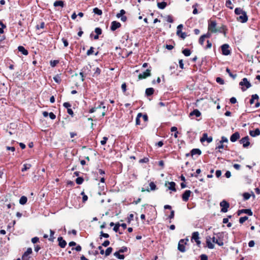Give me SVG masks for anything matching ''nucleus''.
I'll list each match as a JSON object with an SVG mask.
<instances>
[{
    "instance_id": "obj_11",
    "label": "nucleus",
    "mask_w": 260,
    "mask_h": 260,
    "mask_svg": "<svg viewBox=\"0 0 260 260\" xmlns=\"http://www.w3.org/2000/svg\"><path fill=\"white\" fill-rule=\"evenodd\" d=\"M191 192V191L189 190H185L182 196L183 201L187 202L188 200Z\"/></svg>"
},
{
    "instance_id": "obj_32",
    "label": "nucleus",
    "mask_w": 260,
    "mask_h": 260,
    "mask_svg": "<svg viewBox=\"0 0 260 260\" xmlns=\"http://www.w3.org/2000/svg\"><path fill=\"white\" fill-rule=\"evenodd\" d=\"M31 165L30 164H24L23 167L21 171H22V172L26 171L27 170L31 168Z\"/></svg>"
},
{
    "instance_id": "obj_22",
    "label": "nucleus",
    "mask_w": 260,
    "mask_h": 260,
    "mask_svg": "<svg viewBox=\"0 0 260 260\" xmlns=\"http://www.w3.org/2000/svg\"><path fill=\"white\" fill-rule=\"evenodd\" d=\"M191 155L192 156L194 155H200L201 154V151L199 149H193L191 152Z\"/></svg>"
},
{
    "instance_id": "obj_46",
    "label": "nucleus",
    "mask_w": 260,
    "mask_h": 260,
    "mask_svg": "<svg viewBox=\"0 0 260 260\" xmlns=\"http://www.w3.org/2000/svg\"><path fill=\"white\" fill-rule=\"evenodd\" d=\"M94 31L96 34V35H101L102 34V29L101 28H100V27L95 28V29L94 30Z\"/></svg>"
},
{
    "instance_id": "obj_21",
    "label": "nucleus",
    "mask_w": 260,
    "mask_h": 260,
    "mask_svg": "<svg viewBox=\"0 0 260 260\" xmlns=\"http://www.w3.org/2000/svg\"><path fill=\"white\" fill-rule=\"evenodd\" d=\"M53 6L55 7H60L63 8L64 6V2L62 1H56L54 3Z\"/></svg>"
},
{
    "instance_id": "obj_41",
    "label": "nucleus",
    "mask_w": 260,
    "mask_h": 260,
    "mask_svg": "<svg viewBox=\"0 0 260 260\" xmlns=\"http://www.w3.org/2000/svg\"><path fill=\"white\" fill-rule=\"evenodd\" d=\"M59 61L57 60H51L50 61V66L52 67H54L56 66L57 63H58Z\"/></svg>"
},
{
    "instance_id": "obj_49",
    "label": "nucleus",
    "mask_w": 260,
    "mask_h": 260,
    "mask_svg": "<svg viewBox=\"0 0 260 260\" xmlns=\"http://www.w3.org/2000/svg\"><path fill=\"white\" fill-rule=\"evenodd\" d=\"M50 238L49 239V240L50 241H53V239H54V237H53V235L54 234V232L53 231L50 230Z\"/></svg>"
},
{
    "instance_id": "obj_23",
    "label": "nucleus",
    "mask_w": 260,
    "mask_h": 260,
    "mask_svg": "<svg viewBox=\"0 0 260 260\" xmlns=\"http://www.w3.org/2000/svg\"><path fill=\"white\" fill-rule=\"evenodd\" d=\"M222 54L225 55H228V44H225L221 46Z\"/></svg>"
},
{
    "instance_id": "obj_45",
    "label": "nucleus",
    "mask_w": 260,
    "mask_h": 260,
    "mask_svg": "<svg viewBox=\"0 0 260 260\" xmlns=\"http://www.w3.org/2000/svg\"><path fill=\"white\" fill-rule=\"evenodd\" d=\"M183 26L182 24L178 25V26L177 27L176 34H178L181 32V31H182V28H183Z\"/></svg>"
},
{
    "instance_id": "obj_4",
    "label": "nucleus",
    "mask_w": 260,
    "mask_h": 260,
    "mask_svg": "<svg viewBox=\"0 0 260 260\" xmlns=\"http://www.w3.org/2000/svg\"><path fill=\"white\" fill-rule=\"evenodd\" d=\"M191 241L192 242H193V241L196 242L198 246H200L201 242L200 240L199 233L198 232H194L192 234Z\"/></svg>"
},
{
    "instance_id": "obj_29",
    "label": "nucleus",
    "mask_w": 260,
    "mask_h": 260,
    "mask_svg": "<svg viewBox=\"0 0 260 260\" xmlns=\"http://www.w3.org/2000/svg\"><path fill=\"white\" fill-rule=\"evenodd\" d=\"M120 252L117 251L114 253V256L120 259H123L124 258V255L123 254H120Z\"/></svg>"
},
{
    "instance_id": "obj_13",
    "label": "nucleus",
    "mask_w": 260,
    "mask_h": 260,
    "mask_svg": "<svg viewBox=\"0 0 260 260\" xmlns=\"http://www.w3.org/2000/svg\"><path fill=\"white\" fill-rule=\"evenodd\" d=\"M220 206L222 207L221 211L222 212H226L228 211V203L223 200L220 203Z\"/></svg>"
},
{
    "instance_id": "obj_47",
    "label": "nucleus",
    "mask_w": 260,
    "mask_h": 260,
    "mask_svg": "<svg viewBox=\"0 0 260 260\" xmlns=\"http://www.w3.org/2000/svg\"><path fill=\"white\" fill-rule=\"evenodd\" d=\"M94 48L93 47H90V49L87 51L86 54L87 55H90L93 53Z\"/></svg>"
},
{
    "instance_id": "obj_56",
    "label": "nucleus",
    "mask_w": 260,
    "mask_h": 260,
    "mask_svg": "<svg viewBox=\"0 0 260 260\" xmlns=\"http://www.w3.org/2000/svg\"><path fill=\"white\" fill-rule=\"evenodd\" d=\"M167 20L168 22L170 23H172L173 22V18L171 16L168 15L167 18Z\"/></svg>"
},
{
    "instance_id": "obj_33",
    "label": "nucleus",
    "mask_w": 260,
    "mask_h": 260,
    "mask_svg": "<svg viewBox=\"0 0 260 260\" xmlns=\"http://www.w3.org/2000/svg\"><path fill=\"white\" fill-rule=\"evenodd\" d=\"M93 13L95 14L98 15H101L102 14V11L98 8H95L93 10Z\"/></svg>"
},
{
    "instance_id": "obj_48",
    "label": "nucleus",
    "mask_w": 260,
    "mask_h": 260,
    "mask_svg": "<svg viewBox=\"0 0 260 260\" xmlns=\"http://www.w3.org/2000/svg\"><path fill=\"white\" fill-rule=\"evenodd\" d=\"M205 38L202 35L199 39V42L201 45H203Z\"/></svg>"
},
{
    "instance_id": "obj_2",
    "label": "nucleus",
    "mask_w": 260,
    "mask_h": 260,
    "mask_svg": "<svg viewBox=\"0 0 260 260\" xmlns=\"http://www.w3.org/2000/svg\"><path fill=\"white\" fill-rule=\"evenodd\" d=\"M235 14L238 16L237 20L241 22L245 23L248 20V16L245 11H243L240 8H237L235 10Z\"/></svg>"
},
{
    "instance_id": "obj_9",
    "label": "nucleus",
    "mask_w": 260,
    "mask_h": 260,
    "mask_svg": "<svg viewBox=\"0 0 260 260\" xmlns=\"http://www.w3.org/2000/svg\"><path fill=\"white\" fill-rule=\"evenodd\" d=\"M151 70L150 69H147L145 72H143L141 74H140L138 78L139 80H141L143 79H145L147 77H149L151 75Z\"/></svg>"
},
{
    "instance_id": "obj_63",
    "label": "nucleus",
    "mask_w": 260,
    "mask_h": 260,
    "mask_svg": "<svg viewBox=\"0 0 260 260\" xmlns=\"http://www.w3.org/2000/svg\"><path fill=\"white\" fill-rule=\"evenodd\" d=\"M49 116L51 119H54L56 118L55 115L52 112L49 113Z\"/></svg>"
},
{
    "instance_id": "obj_39",
    "label": "nucleus",
    "mask_w": 260,
    "mask_h": 260,
    "mask_svg": "<svg viewBox=\"0 0 260 260\" xmlns=\"http://www.w3.org/2000/svg\"><path fill=\"white\" fill-rule=\"evenodd\" d=\"M250 194L248 192H245L243 194V197L244 200H248L250 198Z\"/></svg>"
},
{
    "instance_id": "obj_43",
    "label": "nucleus",
    "mask_w": 260,
    "mask_h": 260,
    "mask_svg": "<svg viewBox=\"0 0 260 260\" xmlns=\"http://www.w3.org/2000/svg\"><path fill=\"white\" fill-rule=\"evenodd\" d=\"M94 76H98L101 73V69L97 67L94 70Z\"/></svg>"
},
{
    "instance_id": "obj_14",
    "label": "nucleus",
    "mask_w": 260,
    "mask_h": 260,
    "mask_svg": "<svg viewBox=\"0 0 260 260\" xmlns=\"http://www.w3.org/2000/svg\"><path fill=\"white\" fill-rule=\"evenodd\" d=\"M242 213L248 214L249 216L252 215V212L251 209H241L239 210L238 212V214L239 215Z\"/></svg>"
},
{
    "instance_id": "obj_5",
    "label": "nucleus",
    "mask_w": 260,
    "mask_h": 260,
    "mask_svg": "<svg viewBox=\"0 0 260 260\" xmlns=\"http://www.w3.org/2000/svg\"><path fill=\"white\" fill-rule=\"evenodd\" d=\"M256 101V102L255 104V108H258L260 106V103L258 102V96L257 94H253L251 96V98L249 101V103L250 105H253L255 103V101Z\"/></svg>"
},
{
    "instance_id": "obj_55",
    "label": "nucleus",
    "mask_w": 260,
    "mask_h": 260,
    "mask_svg": "<svg viewBox=\"0 0 260 260\" xmlns=\"http://www.w3.org/2000/svg\"><path fill=\"white\" fill-rule=\"evenodd\" d=\"M39 238L37 237H34L31 239V242L35 244V243H37L38 242H39Z\"/></svg>"
},
{
    "instance_id": "obj_62",
    "label": "nucleus",
    "mask_w": 260,
    "mask_h": 260,
    "mask_svg": "<svg viewBox=\"0 0 260 260\" xmlns=\"http://www.w3.org/2000/svg\"><path fill=\"white\" fill-rule=\"evenodd\" d=\"M63 106L65 108H67V109H68V108H70V107H71V105L69 103L65 102L63 103Z\"/></svg>"
},
{
    "instance_id": "obj_35",
    "label": "nucleus",
    "mask_w": 260,
    "mask_h": 260,
    "mask_svg": "<svg viewBox=\"0 0 260 260\" xmlns=\"http://www.w3.org/2000/svg\"><path fill=\"white\" fill-rule=\"evenodd\" d=\"M182 53L183 54L186 56H188L190 55L191 52L189 49H185L183 50Z\"/></svg>"
},
{
    "instance_id": "obj_16",
    "label": "nucleus",
    "mask_w": 260,
    "mask_h": 260,
    "mask_svg": "<svg viewBox=\"0 0 260 260\" xmlns=\"http://www.w3.org/2000/svg\"><path fill=\"white\" fill-rule=\"evenodd\" d=\"M58 245L61 248H64L67 245L66 241L63 239L62 237H59L57 239Z\"/></svg>"
},
{
    "instance_id": "obj_26",
    "label": "nucleus",
    "mask_w": 260,
    "mask_h": 260,
    "mask_svg": "<svg viewBox=\"0 0 260 260\" xmlns=\"http://www.w3.org/2000/svg\"><path fill=\"white\" fill-rule=\"evenodd\" d=\"M169 186H168V188L170 189V190H173V191H175L176 190V188H175V185H176V184L174 182H170L169 183Z\"/></svg>"
},
{
    "instance_id": "obj_3",
    "label": "nucleus",
    "mask_w": 260,
    "mask_h": 260,
    "mask_svg": "<svg viewBox=\"0 0 260 260\" xmlns=\"http://www.w3.org/2000/svg\"><path fill=\"white\" fill-rule=\"evenodd\" d=\"M228 142V139L225 137H222L221 138V140H220L217 144V146L216 149H218L219 152H222V150H226V146H224L223 144L224 142Z\"/></svg>"
},
{
    "instance_id": "obj_8",
    "label": "nucleus",
    "mask_w": 260,
    "mask_h": 260,
    "mask_svg": "<svg viewBox=\"0 0 260 260\" xmlns=\"http://www.w3.org/2000/svg\"><path fill=\"white\" fill-rule=\"evenodd\" d=\"M239 142L245 148L247 147L250 145L249 138L248 136H246L242 138Z\"/></svg>"
},
{
    "instance_id": "obj_38",
    "label": "nucleus",
    "mask_w": 260,
    "mask_h": 260,
    "mask_svg": "<svg viewBox=\"0 0 260 260\" xmlns=\"http://www.w3.org/2000/svg\"><path fill=\"white\" fill-rule=\"evenodd\" d=\"M84 181V179L82 177H78L76 179V182L77 184H81Z\"/></svg>"
},
{
    "instance_id": "obj_6",
    "label": "nucleus",
    "mask_w": 260,
    "mask_h": 260,
    "mask_svg": "<svg viewBox=\"0 0 260 260\" xmlns=\"http://www.w3.org/2000/svg\"><path fill=\"white\" fill-rule=\"evenodd\" d=\"M241 86H245L246 88H242L243 91L246 90L247 88L251 87L250 83L248 81L247 79L244 78L239 84Z\"/></svg>"
},
{
    "instance_id": "obj_18",
    "label": "nucleus",
    "mask_w": 260,
    "mask_h": 260,
    "mask_svg": "<svg viewBox=\"0 0 260 260\" xmlns=\"http://www.w3.org/2000/svg\"><path fill=\"white\" fill-rule=\"evenodd\" d=\"M240 138V134L238 132H236L233 134L230 137V140L232 142H236Z\"/></svg>"
},
{
    "instance_id": "obj_60",
    "label": "nucleus",
    "mask_w": 260,
    "mask_h": 260,
    "mask_svg": "<svg viewBox=\"0 0 260 260\" xmlns=\"http://www.w3.org/2000/svg\"><path fill=\"white\" fill-rule=\"evenodd\" d=\"M196 6H197V4L193 5L192 6V8H193V10L192 13H193V14H198V10H197V8H196Z\"/></svg>"
},
{
    "instance_id": "obj_10",
    "label": "nucleus",
    "mask_w": 260,
    "mask_h": 260,
    "mask_svg": "<svg viewBox=\"0 0 260 260\" xmlns=\"http://www.w3.org/2000/svg\"><path fill=\"white\" fill-rule=\"evenodd\" d=\"M32 253L31 248H27V250L24 253L22 256V260H29L28 255Z\"/></svg>"
},
{
    "instance_id": "obj_42",
    "label": "nucleus",
    "mask_w": 260,
    "mask_h": 260,
    "mask_svg": "<svg viewBox=\"0 0 260 260\" xmlns=\"http://www.w3.org/2000/svg\"><path fill=\"white\" fill-rule=\"evenodd\" d=\"M150 189L151 190H154L156 189V185L154 182H151L149 183Z\"/></svg>"
},
{
    "instance_id": "obj_19",
    "label": "nucleus",
    "mask_w": 260,
    "mask_h": 260,
    "mask_svg": "<svg viewBox=\"0 0 260 260\" xmlns=\"http://www.w3.org/2000/svg\"><path fill=\"white\" fill-rule=\"evenodd\" d=\"M249 134L251 137H253L258 136L260 135V130L259 128H256L253 131H250L249 132Z\"/></svg>"
},
{
    "instance_id": "obj_44",
    "label": "nucleus",
    "mask_w": 260,
    "mask_h": 260,
    "mask_svg": "<svg viewBox=\"0 0 260 260\" xmlns=\"http://www.w3.org/2000/svg\"><path fill=\"white\" fill-rule=\"evenodd\" d=\"M102 237L108 238L109 237V235L106 233H104L103 231H101L100 233V238L102 239Z\"/></svg>"
},
{
    "instance_id": "obj_53",
    "label": "nucleus",
    "mask_w": 260,
    "mask_h": 260,
    "mask_svg": "<svg viewBox=\"0 0 260 260\" xmlns=\"http://www.w3.org/2000/svg\"><path fill=\"white\" fill-rule=\"evenodd\" d=\"M81 194L83 195V198H82L83 202H86L88 199L87 196L84 194V192H82Z\"/></svg>"
},
{
    "instance_id": "obj_31",
    "label": "nucleus",
    "mask_w": 260,
    "mask_h": 260,
    "mask_svg": "<svg viewBox=\"0 0 260 260\" xmlns=\"http://www.w3.org/2000/svg\"><path fill=\"white\" fill-rule=\"evenodd\" d=\"M142 113H139L138 114L137 116L136 117V125H140V118L142 117Z\"/></svg>"
},
{
    "instance_id": "obj_64",
    "label": "nucleus",
    "mask_w": 260,
    "mask_h": 260,
    "mask_svg": "<svg viewBox=\"0 0 260 260\" xmlns=\"http://www.w3.org/2000/svg\"><path fill=\"white\" fill-rule=\"evenodd\" d=\"M201 260H208V256L206 254L201 255Z\"/></svg>"
},
{
    "instance_id": "obj_20",
    "label": "nucleus",
    "mask_w": 260,
    "mask_h": 260,
    "mask_svg": "<svg viewBox=\"0 0 260 260\" xmlns=\"http://www.w3.org/2000/svg\"><path fill=\"white\" fill-rule=\"evenodd\" d=\"M201 115V113L198 110L194 109L189 114V116H196L197 117H200Z\"/></svg>"
},
{
    "instance_id": "obj_25",
    "label": "nucleus",
    "mask_w": 260,
    "mask_h": 260,
    "mask_svg": "<svg viewBox=\"0 0 260 260\" xmlns=\"http://www.w3.org/2000/svg\"><path fill=\"white\" fill-rule=\"evenodd\" d=\"M154 89L153 88H148L146 89L145 94L147 96H150L153 94L154 93Z\"/></svg>"
},
{
    "instance_id": "obj_17",
    "label": "nucleus",
    "mask_w": 260,
    "mask_h": 260,
    "mask_svg": "<svg viewBox=\"0 0 260 260\" xmlns=\"http://www.w3.org/2000/svg\"><path fill=\"white\" fill-rule=\"evenodd\" d=\"M206 244L207 247L210 249L214 248V243L211 241V237L208 236L206 238Z\"/></svg>"
},
{
    "instance_id": "obj_50",
    "label": "nucleus",
    "mask_w": 260,
    "mask_h": 260,
    "mask_svg": "<svg viewBox=\"0 0 260 260\" xmlns=\"http://www.w3.org/2000/svg\"><path fill=\"white\" fill-rule=\"evenodd\" d=\"M108 140V138L106 137H104L103 138V140L101 141V144L102 145H104L106 144L107 141Z\"/></svg>"
},
{
    "instance_id": "obj_58",
    "label": "nucleus",
    "mask_w": 260,
    "mask_h": 260,
    "mask_svg": "<svg viewBox=\"0 0 260 260\" xmlns=\"http://www.w3.org/2000/svg\"><path fill=\"white\" fill-rule=\"evenodd\" d=\"M62 41L63 43V45H64V47H67L69 45V43H68V42L67 41V39H64V38H62Z\"/></svg>"
},
{
    "instance_id": "obj_36",
    "label": "nucleus",
    "mask_w": 260,
    "mask_h": 260,
    "mask_svg": "<svg viewBox=\"0 0 260 260\" xmlns=\"http://www.w3.org/2000/svg\"><path fill=\"white\" fill-rule=\"evenodd\" d=\"M125 14V11L124 10H121L120 12L116 15V17L120 18Z\"/></svg>"
},
{
    "instance_id": "obj_61",
    "label": "nucleus",
    "mask_w": 260,
    "mask_h": 260,
    "mask_svg": "<svg viewBox=\"0 0 260 260\" xmlns=\"http://www.w3.org/2000/svg\"><path fill=\"white\" fill-rule=\"evenodd\" d=\"M120 226V224L119 223H117V224H116L115 226L113 228V230L115 232H117L118 231V229H119V228Z\"/></svg>"
},
{
    "instance_id": "obj_37",
    "label": "nucleus",
    "mask_w": 260,
    "mask_h": 260,
    "mask_svg": "<svg viewBox=\"0 0 260 260\" xmlns=\"http://www.w3.org/2000/svg\"><path fill=\"white\" fill-rule=\"evenodd\" d=\"M177 35L182 39H184L187 36L185 32H182V31H181L180 33L177 34Z\"/></svg>"
},
{
    "instance_id": "obj_28",
    "label": "nucleus",
    "mask_w": 260,
    "mask_h": 260,
    "mask_svg": "<svg viewBox=\"0 0 260 260\" xmlns=\"http://www.w3.org/2000/svg\"><path fill=\"white\" fill-rule=\"evenodd\" d=\"M157 6L160 9H164L166 8L167 6V3L165 2L158 3H157Z\"/></svg>"
},
{
    "instance_id": "obj_59",
    "label": "nucleus",
    "mask_w": 260,
    "mask_h": 260,
    "mask_svg": "<svg viewBox=\"0 0 260 260\" xmlns=\"http://www.w3.org/2000/svg\"><path fill=\"white\" fill-rule=\"evenodd\" d=\"M213 32H210L209 31V30L208 31V32L206 34H205V35H203V37H204L205 38H209L211 37V34H212Z\"/></svg>"
},
{
    "instance_id": "obj_40",
    "label": "nucleus",
    "mask_w": 260,
    "mask_h": 260,
    "mask_svg": "<svg viewBox=\"0 0 260 260\" xmlns=\"http://www.w3.org/2000/svg\"><path fill=\"white\" fill-rule=\"evenodd\" d=\"M248 219V217L246 216H245L244 217H241L239 219V222L241 224L243 223L246 220Z\"/></svg>"
},
{
    "instance_id": "obj_51",
    "label": "nucleus",
    "mask_w": 260,
    "mask_h": 260,
    "mask_svg": "<svg viewBox=\"0 0 260 260\" xmlns=\"http://www.w3.org/2000/svg\"><path fill=\"white\" fill-rule=\"evenodd\" d=\"M149 161V159L147 157H144V158L143 159H141L140 160H139V162L140 163H147Z\"/></svg>"
},
{
    "instance_id": "obj_30",
    "label": "nucleus",
    "mask_w": 260,
    "mask_h": 260,
    "mask_svg": "<svg viewBox=\"0 0 260 260\" xmlns=\"http://www.w3.org/2000/svg\"><path fill=\"white\" fill-rule=\"evenodd\" d=\"M0 34H2L4 33V29L6 28V25L4 24L2 20H0Z\"/></svg>"
},
{
    "instance_id": "obj_34",
    "label": "nucleus",
    "mask_w": 260,
    "mask_h": 260,
    "mask_svg": "<svg viewBox=\"0 0 260 260\" xmlns=\"http://www.w3.org/2000/svg\"><path fill=\"white\" fill-rule=\"evenodd\" d=\"M112 250H113V248L112 247H108L105 251V255L106 256L109 255L111 252H112Z\"/></svg>"
},
{
    "instance_id": "obj_57",
    "label": "nucleus",
    "mask_w": 260,
    "mask_h": 260,
    "mask_svg": "<svg viewBox=\"0 0 260 260\" xmlns=\"http://www.w3.org/2000/svg\"><path fill=\"white\" fill-rule=\"evenodd\" d=\"M134 218V215L133 214H131L129 215L128 218H127V221L128 222H130L132 220H133Z\"/></svg>"
},
{
    "instance_id": "obj_12",
    "label": "nucleus",
    "mask_w": 260,
    "mask_h": 260,
    "mask_svg": "<svg viewBox=\"0 0 260 260\" xmlns=\"http://www.w3.org/2000/svg\"><path fill=\"white\" fill-rule=\"evenodd\" d=\"M120 26H121V24L119 22H117L116 21H114L112 22V23H111V29L112 31H114L116 29L120 27Z\"/></svg>"
},
{
    "instance_id": "obj_54",
    "label": "nucleus",
    "mask_w": 260,
    "mask_h": 260,
    "mask_svg": "<svg viewBox=\"0 0 260 260\" xmlns=\"http://www.w3.org/2000/svg\"><path fill=\"white\" fill-rule=\"evenodd\" d=\"M230 103L231 104H234L237 103V100L235 97H232L230 100Z\"/></svg>"
},
{
    "instance_id": "obj_15",
    "label": "nucleus",
    "mask_w": 260,
    "mask_h": 260,
    "mask_svg": "<svg viewBox=\"0 0 260 260\" xmlns=\"http://www.w3.org/2000/svg\"><path fill=\"white\" fill-rule=\"evenodd\" d=\"M207 141L208 143H210L212 141V138L211 137H208L207 134L204 133L203 135L202 138L201 139V142Z\"/></svg>"
},
{
    "instance_id": "obj_27",
    "label": "nucleus",
    "mask_w": 260,
    "mask_h": 260,
    "mask_svg": "<svg viewBox=\"0 0 260 260\" xmlns=\"http://www.w3.org/2000/svg\"><path fill=\"white\" fill-rule=\"evenodd\" d=\"M27 199L25 196H22L19 200V203L21 205H24L26 203Z\"/></svg>"
},
{
    "instance_id": "obj_24",
    "label": "nucleus",
    "mask_w": 260,
    "mask_h": 260,
    "mask_svg": "<svg viewBox=\"0 0 260 260\" xmlns=\"http://www.w3.org/2000/svg\"><path fill=\"white\" fill-rule=\"evenodd\" d=\"M18 49L19 52H21L23 55H26L28 54V51L23 46H19Z\"/></svg>"
},
{
    "instance_id": "obj_52",
    "label": "nucleus",
    "mask_w": 260,
    "mask_h": 260,
    "mask_svg": "<svg viewBox=\"0 0 260 260\" xmlns=\"http://www.w3.org/2000/svg\"><path fill=\"white\" fill-rule=\"evenodd\" d=\"M216 81L217 83L220 84H223L224 83L223 80L220 77L216 78Z\"/></svg>"
},
{
    "instance_id": "obj_1",
    "label": "nucleus",
    "mask_w": 260,
    "mask_h": 260,
    "mask_svg": "<svg viewBox=\"0 0 260 260\" xmlns=\"http://www.w3.org/2000/svg\"><path fill=\"white\" fill-rule=\"evenodd\" d=\"M225 26H224L217 28L216 26V23L215 21L210 20L208 22V30L210 32L213 33L224 32V35H225Z\"/></svg>"
},
{
    "instance_id": "obj_7",
    "label": "nucleus",
    "mask_w": 260,
    "mask_h": 260,
    "mask_svg": "<svg viewBox=\"0 0 260 260\" xmlns=\"http://www.w3.org/2000/svg\"><path fill=\"white\" fill-rule=\"evenodd\" d=\"M186 242H185V240H180L178 243V249L181 252H184L186 251Z\"/></svg>"
}]
</instances>
